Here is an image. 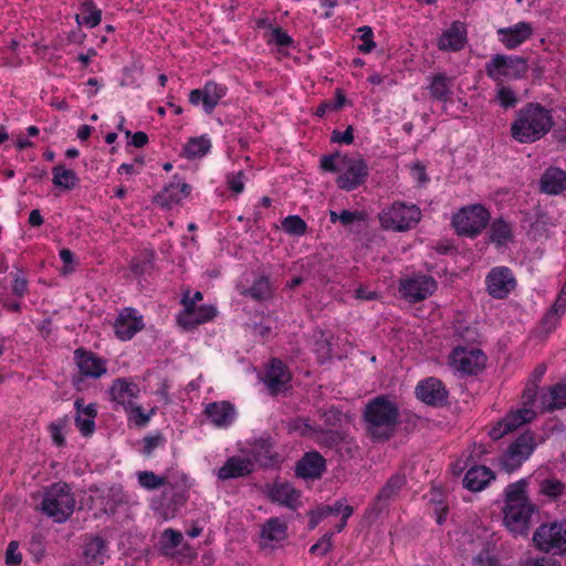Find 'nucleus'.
<instances>
[{
    "mask_svg": "<svg viewBox=\"0 0 566 566\" xmlns=\"http://www.w3.org/2000/svg\"><path fill=\"white\" fill-rule=\"evenodd\" d=\"M518 566H562L558 560L549 556L527 557Z\"/></svg>",
    "mask_w": 566,
    "mask_h": 566,
    "instance_id": "obj_61",
    "label": "nucleus"
},
{
    "mask_svg": "<svg viewBox=\"0 0 566 566\" xmlns=\"http://www.w3.org/2000/svg\"><path fill=\"white\" fill-rule=\"evenodd\" d=\"M541 402L546 411L566 408V384L557 382L542 394Z\"/></svg>",
    "mask_w": 566,
    "mask_h": 566,
    "instance_id": "obj_30",
    "label": "nucleus"
},
{
    "mask_svg": "<svg viewBox=\"0 0 566 566\" xmlns=\"http://www.w3.org/2000/svg\"><path fill=\"white\" fill-rule=\"evenodd\" d=\"M211 140L207 135L191 137L182 148V155L188 159L201 158L209 153Z\"/></svg>",
    "mask_w": 566,
    "mask_h": 566,
    "instance_id": "obj_32",
    "label": "nucleus"
},
{
    "mask_svg": "<svg viewBox=\"0 0 566 566\" xmlns=\"http://www.w3.org/2000/svg\"><path fill=\"white\" fill-rule=\"evenodd\" d=\"M485 283H515V276L510 268L496 266L489 272Z\"/></svg>",
    "mask_w": 566,
    "mask_h": 566,
    "instance_id": "obj_50",
    "label": "nucleus"
},
{
    "mask_svg": "<svg viewBox=\"0 0 566 566\" xmlns=\"http://www.w3.org/2000/svg\"><path fill=\"white\" fill-rule=\"evenodd\" d=\"M203 415L217 428H229L237 417L234 406L226 400L210 402L205 407Z\"/></svg>",
    "mask_w": 566,
    "mask_h": 566,
    "instance_id": "obj_22",
    "label": "nucleus"
},
{
    "mask_svg": "<svg viewBox=\"0 0 566 566\" xmlns=\"http://www.w3.org/2000/svg\"><path fill=\"white\" fill-rule=\"evenodd\" d=\"M269 394L277 396L291 389L292 374L280 358H271L262 378Z\"/></svg>",
    "mask_w": 566,
    "mask_h": 566,
    "instance_id": "obj_12",
    "label": "nucleus"
},
{
    "mask_svg": "<svg viewBox=\"0 0 566 566\" xmlns=\"http://www.w3.org/2000/svg\"><path fill=\"white\" fill-rule=\"evenodd\" d=\"M345 440V434L335 429H325L318 426L314 441L324 448L334 449Z\"/></svg>",
    "mask_w": 566,
    "mask_h": 566,
    "instance_id": "obj_38",
    "label": "nucleus"
},
{
    "mask_svg": "<svg viewBox=\"0 0 566 566\" xmlns=\"http://www.w3.org/2000/svg\"><path fill=\"white\" fill-rule=\"evenodd\" d=\"M253 471V463L247 458L232 455L219 468L217 476L221 481L245 478Z\"/></svg>",
    "mask_w": 566,
    "mask_h": 566,
    "instance_id": "obj_24",
    "label": "nucleus"
},
{
    "mask_svg": "<svg viewBox=\"0 0 566 566\" xmlns=\"http://www.w3.org/2000/svg\"><path fill=\"white\" fill-rule=\"evenodd\" d=\"M331 139L333 143L350 145L354 142V129L348 126L345 132L334 130Z\"/></svg>",
    "mask_w": 566,
    "mask_h": 566,
    "instance_id": "obj_64",
    "label": "nucleus"
},
{
    "mask_svg": "<svg viewBox=\"0 0 566 566\" xmlns=\"http://www.w3.org/2000/svg\"><path fill=\"white\" fill-rule=\"evenodd\" d=\"M490 233L491 241L499 247L507 245L513 239L512 226L502 219L492 222Z\"/></svg>",
    "mask_w": 566,
    "mask_h": 566,
    "instance_id": "obj_35",
    "label": "nucleus"
},
{
    "mask_svg": "<svg viewBox=\"0 0 566 566\" xmlns=\"http://www.w3.org/2000/svg\"><path fill=\"white\" fill-rule=\"evenodd\" d=\"M181 533L172 528L165 530L161 535V543L166 548H176L181 544Z\"/></svg>",
    "mask_w": 566,
    "mask_h": 566,
    "instance_id": "obj_59",
    "label": "nucleus"
},
{
    "mask_svg": "<svg viewBox=\"0 0 566 566\" xmlns=\"http://www.w3.org/2000/svg\"><path fill=\"white\" fill-rule=\"evenodd\" d=\"M491 219L490 211L480 203L468 205L453 213L451 224L458 235L475 238L483 232Z\"/></svg>",
    "mask_w": 566,
    "mask_h": 566,
    "instance_id": "obj_6",
    "label": "nucleus"
},
{
    "mask_svg": "<svg viewBox=\"0 0 566 566\" xmlns=\"http://www.w3.org/2000/svg\"><path fill=\"white\" fill-rule=\"evenodd\" d=\"M537 387L538 385L535 381H527L522 394L523 407L509 412L497 421L490 429L489 436L491 439L499 440L521 426L531 422L536 417V412L531 407L536 399Z\"/></svg>",
    "mask_w": 566,
    "mask_h": 566,
    "instance_id": "obj_5",
    "label": "nucleus"
},
{
    "mask_svg": "<svg viewBox=\"0 0 566 566\" xmlns=\"http://www.w3.org/2000/svg\"><path fill=\"white\" fill-rule=\"evenodd\" d=\"M76 505L72 488L66 482H55L45 488L41 501V511L55 523L66 522Z\"/></svg>",
    "mask_w": 566,
    "mask_h": 566,
    "instance_id": "obj_4",
    "label": "nucleus"
},
{
    "mask_svg": "<svg viewBox=\"0 0 566 566\" xmlns=\"http://www.w3.org/2000/svg\"><path fill=\"white\" fill-rule=\"evenodd\" d=\"M228 88L216 82L209 81L202 87L205 96V112L210 114L216 108L221 98L226 96Z\"/></svg>",
    "mask_w": 566,
    "mask_h": 566,
    "instance_id": "obj_33",
    "label": "nucleus"
},
{
    "mask_svg": "<svg viewBox=\"0 0 566 566\" xmlns=\"http://www.w3.org/2000/svg\"><path fill=\"white\" fill-rule=\"evenodd\" d=\"M536 449L535 434L526 431L520 434L500 457L502 469L512 473L528 460Z\"/></svg>",
    "mask_w": 566,
    "mask_h": 566,
    "instance_id": "obj_10",
    "label": "nucleus"
},
{
    "mask_svg": "<svg viewBox=\"0 0 566 566\" xmlns=\"http://www.w3.org/2000/svg\"><path fill=\"white\" fill-rule=\"evenodd\" d=\"M491 545L489 542L483 541L481 543V551L474 555L471 556V558L468 559V563L471 566H497L499 559L497 557L491 552L490 549Z\"/></svg>",
    "mask_w": 566,
    "mask_h": 566,
    "instance_id": "obj_44",
    "label": "nucleus"
},
{
    "mask_svg": "<svg viewBox=\"0 0 566 566\" xmlns=\"http://www.w3.org/2000/svg\"><path fill=\"white\" fill-rule=\"evenodd\" d=\"M319 167L326 172L337 174L336 185L339 189L346 191L357 189L369 175L368 165L359 155L335 153L323 156Z\"/></svg>",
    "mask_w": 566,
    "mask_h": 566,
    "instance_id": "obj_1",
    "label": "nucleus"
},
{
    "mask_svg": "<svg viewBox=\"0 0 566 566\" xmlns=\"http://www.w3.org/2000/svg\"><path fill=\"white\" fill-rule=\"evenodd\" d=\"M378 218L384 229L402 232L420 221L421 210L413 203L394 202L382 209Z\"/></svg>",
    "mask_w": 566,
    "mask_h": 566,
    "instance_id": "obj_7",
    "label": "nucleus"
},
{
    "mask_svg": "<svg viewBox=\"0 0 566 566\" xmlns=\"http://www.w3.org/2000/svg\"><path fill=\"white\" fill-rule=\"evenodd\" d=\"M82 399L77 398L74 402L76 409L75 426L84 437L91 436L95 431V418L83 417L81 415Z\"/></svg>",
    "mask_w": 566,
    "mask_h": 566,
    "instance_id": "obj_48",
    "label": "nucleus"
},
{
    "mask_svg": "<svg viewBox=\"0 0 566 566\" xmlns=\"http://www.w3.org/2000/svg\"><path fill=\"white\" fill-rule=\"evenodd\" d=\"M531 503L526 493V482L520 480L515 483H511L505 488V503L504 505L511 504H523Z\"/></svg>",
    "mask_w": 566,
    "mask_h": 566,
    "instance_id": "obj_40",
    "label": "nucleus"
},
{
    "mask_svg": "<svg viewBox=\"0 0 566 566\" xmlns=\"http://www.w3.org/2000/svg\"><path fill=\"white\" fill-rule=\"evenodd\" d=\"M452 87V80L444 74H437L430 78L428 90L431 96L439 101H447Z\"/></svg>",
    "mask_w": 566,
    "mask_h": 566,
    "instance_id": "obj_37",
    "label": "nucleus"
},
{
    "mask_svg": "<svg viewBox=\"0 0 566 566\" xmlns=\"http://www.w3.org/2000/svg\"><path fill=\"white\" fill-rule=\"evenodd\" d=\"M534 27L531 22L518 21L512 25L496 30L497 41L507 50H515L525 44L534 35Z\"/></svg>",
    "mask_w": 566,
    "mask_h": 566,
    "instance_id": "obj_15",
    "label": "nucleus"
},
{
    "mask_svg": "<svg viewBox=\"0 0 566 566\" xmlns=\"http://www.w3.org/2000/svg\"><path fill=\"white\" fill-rule=\"evenodd\" d=\"M358 33L359 40L361 41L357 48L358 51L364 54L370 53L376 48L373 29L367 25L360 27Z\"/></svg>",
    "mask_w": 566,
    "mask_h": 566,
    "instance_id": "obj_52",
    "label": "nucleus"
},
{
    "mask_svg": "<svg viewBox=\"0 0 566 566\" xmlns=\"http://www.w3.org/2000/svg\"><path fill=\"white\" fill-rule=\"evenodd\" d=\"M102 12L91 1L84 2L81 12L76 14V22L80 25L94 28L99 24Z\"/></svg>",
    "mask_w": 566,
    "mask_h": 566,
    "instance_id": "obj_41",
    "label": "nucleus"
},
{
    "mask_svg": "<svg viewBox=\"0 0 566 566\" xmlns=\"http://www.w3.org/2000/svg\"><path fill=\"white\" fill-rule=\"evenodd\" d=\"M563 315L558 314L556 310L549 308L541 321L543 332L547 335L554 332Z\"/></svg>",
    "mask_w": 566,
    "mask_h": 566,
    "instance_id": "obj_56",
    "label": "nucleus"
},
{
    "mask_svg": "<svg viewBox=\"0 0 566 566\" xmlns=\"http://www.w3.org/2000/svg\"><path fill=\"white\" fill-rule=\"evenodd\" d=\"M526 59L516 55L496 54L485 65L486 74L496 82L520 80L528 72Z\"/></svg>",
    "mask_w": 566,
    "mask_h": 566,
    "instance_id": "obj_9",
    "label": "nucleus"
},
{
    "mask_svg": "<svg viewBox=\"0 0 566 566\" xmlns=\"http://www.w3.org/2000/svg\"><path fill=\"white\" fill-rule=\"evenodd\" d=\"M326 471V460L317 451H308L296 462L295 474L302 479L316 480Z\"/></svg>",
    "mask_w": 566,
    "mask_h": 566,
    "instance_id": "obj_21",
    "label": "nucleus"
},
{
    "mask_svg": "<svg viewBox=\"0 0 566 566\" xmlns=\"http://www.w3.org/2000/svg\"><path fill=\"white\" fill-rule=\"evenodd\" d=\"M450 366L458 373L467 376L480 374L486 364L485 354L473 347L458 346L453 348L449 357Z\"/></svg>",
    "mask_w": 566,
    "mask_h": 566,
    "instance_id": "obj_11",
    "label": "nucleus"
},
{
    "mask_svg": "<svg viewBox=\"0 0 566 566\" xmlns=\"http://www.w3.org/2000/svg\"><path fill=\"white\" fill-rule=\"evenodd\" d=\"M363 417L373 439L389 440L399 422V408L388 397L377 396L368 401Z\"/></svg>",
    "mask_w": 566,
    "mask_h": 566,
    "instance_id": "obj_3",
    "label": "nucleus"
},
{
    "mask_svg": "<svg viewBox=\"0 0 566 566\" xmlns=\"http://www.w3.org/2000/svg\"><path fill=\"white\" fill-rule=\"evenodd\" d=\"M318 426H313L308 418L296 417L289 422V431L295 432L303 438L314 440Z\"/></svg>",
    "mask_w": 566,
    "mask_h": 566,
    "instance_id": "obj_45",
    "label": "nucleus"
},
{
    "mask_svg": "<svg viewBox=\"0 0 566 566\" xmlns=\"http://www.w3.org/2000/svg\"><path fill=\"white\" fill-rule=\"evenodd\" d=\"M229 188L237 195L244 190V175L242 171L230 174L227 177Z\"/></svg>",
    "mask_w": 566,
    "mask_h": 566,
    "instance_id": "obj_63",
    "label": "nucleus"
},
{
    "mask_svg": "<svg viewBox=\"0 0 566 566\" xmlns=\"http://www.w3.org/2000/svg\"><path fill=\"white\" fill-rule=\"evenodd\" d=\"M342 418L343 412L336 407H331L321 413V419L323 420L324 424L328 428L337 427V424L340 423Z\"/></svg>",
    "mask_w": 566,
    "mask_h": 566,
    "instance_id": "obj_58",
    "label": "nucleus"
},
{
    "mask_svg": "<svg viewBox=\"0 0 566 566\" xmlns=\"http://www.w3.org/2000/svg\"><path fill=\"white\" fill-rule=\"evenodd\" d=\"M193 303L187 304V310H182L177 315V323L186 331H191L197 326L212 321L217 316V308L213 305H197L192 307Z\"/></svg>",
    "mask_w": 566,
    "mask_h": 566,
    "instance_id": "obj_18",
    "label": "nucleus"
},
{
    "mask_svg": "<svg viewBox=\"0 0 566 566\" xmlns=\"http://www.w3.org/2000/svg\"><path fill=\"white\" fill-rule=\"evenodd\" d=\"M407 484V479L405 473L396 472L392 474L384 484V486L379 490L376 495V501L381 506L387 505L389 502L394 501L398 493L405 488Z\"/></svg>",
    "mask_w": 566,
    "mask_h": 566,
    "instance_id": "obj_26",
    "label": "nucleus"
},
{
    "mask_svg": "<svg viewBox=\"0 0 566 566\" xmlns=\"http://www.w3.org/2000/svg\"><path fill=\"white\" fill-rule=\"evenodd\" d=\"M496 99L502 107H514L517 103L515 92L506 86H500L496 91Z\"/></svg>",
    "mask_w": 566,
    "mask_h": 566,
    "instance_id": "obj_55",
    "label": "nucleus"
},
{
    "mask_svg": "<svg viewBox=\"0 0 566 566\" xmlns=\"http://www.w3.org/2000/svg\"><path fill=\"white\" fill-rule=\"evenodd\" d=\"M532 541L545 554L566 555V520L541 524Z\"/></svg>",
    "mask_w": 566,
    "mask_h": 566,
    "instance_id": "obj_8",
    "label": "nucleus"
},
{
    "mask_svg": "<svg viewBox=\"0 0 566 566\" xmlns=\"http://www.w3.org/2000/svg\"><path fill=\"white\" fill-rule=\"evenodd\" d=\"M496 478L494 471L485 465H473L464 474L462 485L470 492L476 493L486 489Z\"/></svg>",
    "mask_w": 566,
    "mask_h": 566,
    "instance_id": "obj_23",
    "label": "nucleus"
},
{
    "mask_svg": "<svg viewBox=\"0 0 566 566\" xmlns=\"http://www.w3.org/2000/svg\"><path fill=\"white\" fill-rule=\"evenodd\" d=\"M437 285H399V295L410 304L421 302L433 294Z\"/></svg>",
    "mask_w": 566,
    "mask_h": 566,
    "instance_id": "obj_34",
    "label": "nucleus"
},
{
    "mask_svg": "<svg viewBox=\"0 0 566 566\" xmlns=\"http://www.w3.org/2000/svg\"><path fill=\"white\" fill-rule=\"evenodd\" d=\"M292 38L285 32L283 31V29L281 28H275L271 31V36L269 39V43H273L277 46H289L290 44H292Z\"/></svg>",
    "mask_w": 566,
    "mask_h": 566,
    "instance_id": "obj_60",
    "label": "nucleus"
},
{
    "mask_svg": "<svg viewBox=\"0 0 566 566\" xmlns=\"http://www.w3.org/2000/svg\"><path fill=\"white\" fill-rule=\"evenodd\" d=\"M565 491V484L555 478H548L541 481L539 492L549 499H559Z\"/></svg>",
    "mask_w": 566,
    "mask_h": 566,
    "instance_id": "obj_47",
    "label": "nucleus"
},
{
    "mask_svg": "<svg viewBox=\"0 0 566 566\" xmlns=\"http://www.w3.org/2000/svg\"><path fill=\"white\" fill-rule=\"evenodd\" d=\"M166 442L165 436L160 432L148 434L142 440V454L145 458H151L156 449L165 448Z\"/></svg>",
    "mask_w": 566,
    "mask_h": 566,
    "instance_id": "obj_46",
    "label": "nucleus"
},
{
    "mask_svg": "<svg viewBox=\"0 0 566 566\" xmlns=\"http://www.w3.org/2000/svg\"><path fill=\"white\" fill-rule=\"evenodd\" d=\"M191 193V187L180 178H174L156 196V202L165 208L171 209L181 205Z\"/></svg>",
    "mask_w": 566,
    "mask_h": 566,
    "instance_id": "obj_20",
    "label": "nucleus"
},
{
    "mask_svg": "<svg viewBox=\"0 0 566 566\" xmlns=\"http://www.w3.org/2000/svg\"><path fill=\"white\" fill-rule=\"evenodd\" d=\"M13 298H9L7 296H2L0 298V306L8 311H18L20 307V303L18 298L21 297L25 291L27 285H13Z\"/></svg>",
    "mask_w": 566,
    "mask_h": 566,
    "instance_id": "obj_54",
    "label": "nucleus"
},
{
    "mask_svg": "<svg viewBox=\"0 0 566 566\" xmlns=\"http://www.w3.org/2000/svg\"><path fill=\"white\" fill-rule=\"evenodd\" d=\"M73 363L83 376H90L91 379H101L107 374L108 361L95 352L78 347L73 352Z\"/></svg>",
    "mask_w": 566,
    "mask_h": 566,
    "instance_id": "obj_13",
    "label": "nucleus"
},
{
    "mask_svg": "<svg viewBox=\"0 0 566 566\" xmlns=\"http://www.w3.org/2000/svg\"><path fill=\"white\" fill-rule=\"evenodd\" d=\"M282 229L293 237H301L306 232V222L298 216H289L282 221Z\"/></svg>",
    "mask_w": 566,
    "mask_h": 566,
    "instance_id": "obj_49",
    "label": "nucleus"
},
{
    "mask_svg": "<svg viewBox=\"0 0 566 566\" xmlns=\"http://www.w3.org/2000/svg\"><path fill=\"white\" fill-rule=\"evenodd\" d=\"M80 179L76 172L65 166L59 165L52 169L53 185L63 190H72L78 184Z\"/></svg>",
    "mask_w": 566,
    "mask_h": 566,
    "instance_id": "obj_31",
    "label": "nucleus"
},
{
    "mask_svg": "<svg viewBox=\"0 0 566 566\" xmlns=\"http://www.w3.org/2000/svg\"><path fill=\"white\" fill-rule=\"evenodd\" d=\"M366 219V213L363 211L343 210L339 213V222L344 226H349L355 222H361Z\"/></svg>",
    "mask_w": 566,
    "mask_h": 566,
    "instance_id": "obj_62",
    "label": "nucleus"
},
{
    "mask_svg": "<svg viewBox=\"0 0 566 566\" xmlns=\"http://www.w3.org/2000/svg\"><path fill=\"white\" fill-rule=\"evenodd\" d=\"M415 394L420 401L432 407L447 405L449 396L444 384L436 377L420 380L416 386Z\"/></svg>",
    "mask_w": 566,
    "mask_h": 566,
    "instance_id": "obj_16",
    "label": "nucleus"
},
{
    "mask_svg": "<svg viewBox=\"0 0 566 566\" xmlns=\"http://www.w3.org/2000/svg\"><path fill=\"white\" fill-rule=\"evenodd\" d=\"M241 294L261 302L271 297L273 290L272 285H249V287L241 291Z\"/></svg>",
    "mask_w": 566,
    "mask_h": 566,
    "instance_id": "obj_51",
    "label": "nucleus"
},
{
    "mask_svg": "<svg viewBox=\"0 0 566 566\" xmlns=\"http://www.w3.org/2000/svg\"><path fill=\"white\" fill-rule=\"evenodd\" d=\"M552 127V112L537 103H530L517 112L511 134L516 142L528 144L539 140Z\"/></svg>",
    "mask_w": 566,
    "mask_h": 566,
    "instance_id": "obj_2",
    "label": "nucleus"
},
{
    "mask_svg": "<svg viewBox=\"0 0 566 566\" xmlns=\"http://www.w3.org/2000/svg\"><path fill=\"white\" fill-rule=\"evenodd\" d=\"M334 532L324 534L315 544L310 548V553L313 555H326L333 547Z\"/></svg>",
    "mask_w": 566,
    "mask_h": 566,
    "instance_id": "obj_53",
    "label": "nucleus"
},
{
    "mask_svg": "<svg viewBox=\"0 0 566 566\" xmlns=\"http://www.w3.org/2000/svg\"><path fill=\"white\" fill-rule=\"evenodd\" d=\"M345 504L342 501H337L334 505H321L316 510L308 513V530H314L324 518L329 515L340 514L342 509Z\"/></svg>",
    "mask_w": 566,
    "mask_h": 566,
    "instance_id": "obj_39",
    "label": "nucleus"
},
{
    "mask_svg": "<svg viewBox=\"0 0 566 566\" xmlns=\"http://www.w3.org/2000/svg\"><path fill=\"white\" fill-rule=\"evenodd\" d=\"M137 481L139 486L147 491H155L168 484L166 476L157 475L155 472L147 470L137 472Z\"/></svg>",
    "mask_w": 566,
    "mask_h": 566,
    "instance_id": "obj_43",
    "label": "nucleus"
},
{
    "mask_svg": "<svg viewBox=\"0 0 566 566\" xmlns=\"http://www.w3.org/2000/svg\"><path fill=\"white\" fill-rule=\"evenodd\" d=\"M143 328V316L132 307L122 310L114 322L115 336L123 342L130 340Z\"/></svg>",
    "mask_w": 566,
    "mask_h": 566,
    "instance_id": "obj_19",
    "label": "nucleus"
},
{
    "mask_svg": "<svg viewBox=\"0 0 566 566\" xmlns=\"http://www.w3.org/2000/svg\"><path fill=\"white\" fill-rule=\"evenodd\" d=\"M273 453V442L269 436L256 438L251 447L253 458L263 464H268L272 460Z\"/></svg>",
    "mask_w": 566,
    "mask_h": 566,
    "instance_id": "obj_36",
    "label": "nucleus"
},
{
    "mask_svg": "<svg viewBox=\"0 0 566 566\" xmlns=\"http://www.w3.org/2000/svg\"><path fill=\"white\" fill-rule=\"evenodd\" d=\"M541 189L547 195H559L566 190V172L559 168H548L541 178Z\"/></svg>",
    "mask_w": 566,
    "mask_h": 566,
    "instance_id": "obj_27",
    "label": "nucleus"
},
{
    "mask_svg": "<svg viewBox=\"0 0 566 566\" xmlns=\"http://www.w3.org/2000/svg\"><path fill=\"white\" fill-rule=\"evenodd\" d=\"M534 511L533 503L504 505V524L513 534L525 536L528 533Z\"/></svg>",
    "mask_w": 566,
    "mask_h": 566,
    "instance_id": "obj_14",
    "label": "nucleus"
},
{
    "mask_svg": "<svg viewBox=\"0 0 566 566\" xmlns=\"http://www.w3.org/2000/svg\"><path fill=\"white\" fill-rule=\"evenodd\" d=\"M127 413L133 415L134 422L137 427H145L155 415V409L153 408L148 413H146L140 406L134 403Z\"/></svg>",
    "mask_w": 566,
    "mask_h": 566,
    "instance_id": "obj_57",
    "label": "nucleus"
},
{
    "mask_svg": "<svg viewBox=\"0 0 566 566\" xmlns=\"http://www.w3.org/2000/svg\"><path fill=\"white\" fill-rule=\"evenodd\" d=\"M107 543L99 536L91 537L84 544V557L87 564L103 565L108 558Z\"/></svg>",
    "mask_w": 566,
    "mask_h": 566,
    "instance_id": "obj_29",
    "label": "nucleus"
},
{
    "mask_svg": "<svg viewBox=\"0 0 566 566\" xmlns=\"http://www.w3.org/2000/svg\"><path fill=\"white\" fill-rule=\"evenodd\" d=\"M269 495L272 502H277L289 509H295L300 497V493L290 483H275Z\"/></svg>",
    "mask_w": 566,
    "mask_h": 566,
    "instance_id": "obj_28",
    "label": "nucleus"
},
{
    "mask_svg": "<svg viewBox=\"0 0 566 566\" xmlns=\"http://www.w3.org/2000/svg\"><path fill=\"white\" fill-rule=\"evenodd\" d=\"M108 392L111 401L128 412L134 405V399L139 396L140 389L132 378L120 377L113 380Z\"/></svg>",
    "mask_w": 566,
    "mask_h": 566,
    "instance_id": "obj_17",
    "label": "nucleus"
},
{
    "mask_svg": "<svg viewBox=\"0 0 566 566\" xmlns=\"http://www.w3.org/2000/svg\"><path fill=\"white\" fill-rule=\"evenodd\" d=\"M467 43V29L462 22H453L444 30L438 41V46L443 51H459Z\"/></svg>",
    "mask_w": 566,
    "mask_h": 566,
    "instance_id": "obj_25",
    "label": "nucleus"
},
{
    "mask_svg": "<svg viewBox=\"0 0 566 566\" xmlns=\"http://www.w3.org/2000/svg\"><path fill=\"white\" fill-rule=\"evenodd\" d=\"M287 526L277 517H272L266 521L262 528V537L270 541H282L286 536Z\"/></svg>",
    "mask_w": 566,
    "mask_h": 566,
    "instance_id": "obj_42",
    "label": "nucleus"
}]
</instances>
